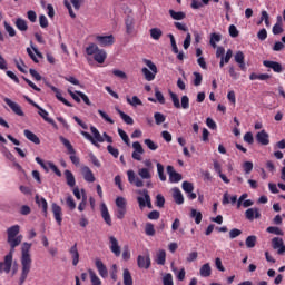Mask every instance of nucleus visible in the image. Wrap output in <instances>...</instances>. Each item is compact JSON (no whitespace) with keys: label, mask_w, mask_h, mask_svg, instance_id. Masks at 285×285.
Masks as SVG:
<instances>
[{"label":"nucleus","mask_w":285,"mask_h":285,"mask_svg":"<svg viewBox=\"0 0 285 285\" xmlns=\"http://www.w3.org/2000/svg\"><path fill=\"white\" fill-rule=\"evenodd\" d=\"M272 248L276 250L277 255L285 254V244L282 237L272 238Z\"/></svg>","instance_id":"nucleus-11"},{"label":"nucleus","mask_w":285,"mask_h":285,"mask_svg":"<svg viewBox=\"0 0 285 285\" xmlns=\"http://www.w3.org/2000/svg\"><path fill=\"white\" fill-rule=\"evenodd\" d=\"M138 196L137 202L139 204V208H141V210H144V208H146V206L148 208H153V203H150V195H148V189H138L137 191Z\"/></svg>","instance_id":"nucleus-8"},{"label":"nucleus","mask_w":285,"mask_h":285,"mask_svg":"<svg viewBox=\"0 0 285 285\" xmlns=\"http://www.w3.org/2000/svg\"><path fill=\"white\" fill-rule=\"evenodd\" d=\"M19 230H21L19 225H13L7 229L8 243L10 244L12 250H14V248H17V246H19V244H21L23 240V236L19 235Z\"/></svg>","instance_id":"nucleus-4"},{"label":"nucleus","mask_w":285,"mask_h":285,"mask_svg":"<svg viewBox=\"0 0 285 285\" xmlns=\"http://www.w3.org/2000/svg\"><path fill=\"white\" fill-rule=\"evenodd\" d=\"M30 248L32 245L29 243L22 244V257H21V265H22V274L20 282L23 284L28 277V273H30V268H32V257L30 256Z\"/></svg>","instance_id":"nucleus-3"},{"label":"nucleus","mask_w":285,"mask_h":285,"mask_svg":"<svg viewBox=\"0 0 285 285\" xmlns=\"http://www.w3.org/2000/svg\"><path fill=\"white\" fill-rule=\"evenodd\" d=\"M144 63L147 66L141 69V72L146 79V81H155V77H157V65L151 60L145 59ZM149 68V69H148Z\"/></svg>","instance_id":"nucleus-5"},{"label":"nucleus","mask_w":285,"mask_h":285,"mask_svg":"<svg viewBox=\"0 0 285 285\" xmlns=\"http://www.w3.org/2000/svg\"><path fill=\"white\" fill-rule=\"evenodd\" d=\"M213 274V268L209 263L204 264L199 269L200 277H210Z\"/></svg>","instance_id":"nucleus-32"},{"label":"nucleus","mask_w":285,"mask_h":285,"mask_svg":"<svg viewBox=\"0 0 285 285\" xmlns=\"http://www.w3.org/2000/svg\"><path fill=\"white\" fill-rule=\"evenodd\" d=\"M163 283H164V285H174V283H173V274H166L163 277Z\"/></svg>","instance_id":"nucleus-64"},{"label":"nucleus","mask_w":285,"mask_h":285,"mask_svg":"<svg viewBox=\"0 0 285 285\" xmlns=\"http://www.w3.org/2000/svg\"><path fill=\"white\" fill-rule=\"evenodd\" d=\"M180 108L188 110L190 108V99L188 96H183L180 100Z\"/></svg>","instance_id":"nucleus-58"},{"label":"nucleus","mask_w":285,"mask_h":285,"mask_svg":"<svg viewBox=\"0 0 285 285\" xmlns=\"http://www.w3.org/2000/svg\"><path fill=\"white\" fill-rule=\"evenodd\" d=\"M59 140L61 141V144L65 146V148H67L68 154L70 155V159L71 163L75 166H79V157H77L76 151H75V147H72V144H70V140H68L66 137L60 136Z\"/></svg>","instance_id":"nucleus-9"},{"label":"nucleus","mask_w":285,"mask_h":285,"mask_svg":"<svg viewBox=\"0 0 285 285\" xmlns=\"http://www.w3.org/2000/svg\"><path fill=\"white\" fill-rule=\"evenodd\" d=\"M96 41L99 43L102 48H108V46L115 45V36H96Z\"/></svg>","instance_id":"nucleus-13"},{"label":"nucleus","mask_w":285,"mask_h":285,"mask_svg":"<svg viewBox=\"0 0 285 285\" xmlns=\"http://www.w3.org/2000/svg\"><path fill=\"white\" fill-rule=\"evenodd\" d=\"M81 175L85 181H88L89 184L95 183V174H92V170L89 169L88 166H85L81 168Z\"/></svg>","instance_id":"nucleus-24"},{"label":"nucleus","mask_w":285,"mask_h":285,"mask_svg":"<svg viewBox=\"0 0 285 285\" xmlns=\"http://www.w3.org/2000/svg\"><path fill=\"white\" fill-rule=\"evenodd\" d=\"M12 268V250L4 257V262L0 263V273H10Z\"/></svg>","instance_id":"nucleus-16"},{"label":"nucleus","mask_w":285,"mask_h":285,"mask_svg":"<svg viewBox=\"0 0 285 285\" xmlns=\"http://www.w3.org/2000/svg\"><path fill=\"white\" fill-rule=\"evenodd\" d=\"M128 202L126 198L119 196L116 198V210H115V216L117 219H124L126 217V213L128 212L127 209Z\"/></svg>","instance_id":"nucleus-7"},{"label":"nucleus","mask_w":285,"mask_h":285,"mask_svg":"<svg viewBox=\"0 0 285 285\" xmlns=\"http://www.w3.org/2000/svg\"><path fill=\"white\" fill-rule=\"evenodd\" d=\"M272 32L273 35H282V32H284V27L282 24V16L277 17V22L274 24Z\"/></svg>","instance_id":"nucleus-36"},{"label":"nucleus","mask_w":285,"mask_h":285,"mask_svg":"<svg viewBox=\"0 0 285 285\" xmlns=\"http://www.w3.org/2000/svg\"><path fill=\"white\" fill-rule=\"evenodd\" d=\"M266 233H269L271 235H277L278 237H284V230L277 226L267 227Z\"/></svg>","instance_id":"nucleus-44"},{"label":"nucleus","mask_w":285,"mask_h":285,"mask_svg":"<svg viewBox=\"0 0 285 285\" xmlns=\"http://www.w3.org/2000/svg\"><path fill=\"white\" fill-rule=\"evenodd\" d=\"M4 30L8 32L9 37H16L17 30H14V27H12L10 23L4 21Z\"/></svg>","instance_id":"nucleus-60"},{"label":"nucleus","mask_w":285,"mask_h":285,"mask_svg":"<svg viewBox=\"0 0 285 285\" xmlns=\"http://www.w3.org/2000/svg\"><path fill=\"white\" fill-rule=\"evenodd\" d=\"M71 257H72V264L73 266H77L79 264V250L77 249V244H75L70 250H69Z\"/></svg>","instance_id":"nucleus-39"},{"label":"nucleus","mask_w":285,"mask_h":285,"mask_svg":"<svg viewBox=\"0 0 285 285\" xmlns=\"http://www.w3.org/2000/svg\"><path fill=\"white\" fill-rule=\"evenodd\" d=\"M36 204L42 208L45 215L48 214V202L43 197L36 196Z\"/></svg>","instance_id":"nucleus-45"},{"label":"nucleus","mask_w":285,"mask_h":285,"mask_svg":"<svg viewBox=\"0 0 285 285\" xmlns=\"http://www.w3.org/2000/svg\"><path fill=\"white\" fill-rule=\"evenodd\" d=\"M51 210L58 226H61V223L63 222V210L61 209V206L57 205V203H53L51 205Z\"/></svg>","instance_id":"nucleus-14"},{"label":"nucleus","mask_w":285,"mask_h":285,"mask_svg":"<svg viewBox=\"0 0 285 285\" xmlns=\"http://www.w3.org/2000/svg\"><path fill=\"white\" fill-rule=\"evenodd\" d=\"M138 175L135 173V170L129 169L127 170V179L131 186H136V188H144V180L142 179H153V171L150 168H139ZM140 177V178H139Z\"/></svg>","instance_id":"nucleus-1"},{"label":"nucleus","mask_w":285,"mask_h":285,"mask_svg":"<svg viewBox=\"0 0 285 285\" xmlns=\"http://www.w3.org/2000/svg\"><path fill=\"white\" fill-rule=\"evenodd\" d=\"M154 119H155L157 126H161V124H164V121H166V116H164V114H161V112H155Z\"/></svg>","instance_id":"nucleus-56"},{"label":"nucleus","mask_w":285,"mask_h":285,"mask_svg":"<svg viewBox=\"0 0 285 285\" xmlns=\"http://www.w3.org/2000/svg\"><path fill=\"white\" fill-rule=\"evenodd\" d=\"M245 217L249 222H253V219H259V217H262V213H259V209L257 208H248L245 212Z\"/></svg>","instance_id":"nucleus-25"},{"label":"nucleus","mask_w":285,"mask_h":285,"mask_svg":"<svg viewBox=\"0 0 285 285\" xmlns=\"http://www.w3.org/2000/svg\"><path fill=\"white\" fill-rule=\"evenodd\" d=\"M109 242H110L111 253H114V255H116V257H119V255H121V247L119 246V240H117V238H115V236H111L109 238Z\"/></svg>","instance_id":"nucleus-22"},{"label":"nucleus","mask_w":285,"mask_h":285,"mask_svg":"<svg viewBox=\"0 0 285 285\" xmlns=\"http://www.w3.org/2000/svg\"><path fill=\"white\" fill-rule=\"evenodd\" d=\"M26 101H28V104H30L31 106H33L35 108L38 109V115H40V117H42V119H45L47 121V124H50L51 126H53V128H57V122H55V120L52 118H49L48 111L43 108H41V106H39L37 102H35L32 99H30L28 96H24Z\"/></svg>","instance_id":"nucleus-6"},{"label":"nucleus","mask_w":285,"mask_h":285,"mask_svg":"<svg viewBox=\"0 0 285 285\" xmlns=\"http://www.w3.org/2000/svg\"><path fill=\"white\" fill-rule=\"evenodd\" d=\"M126 100L129 106H132V108H137V106H144V102L137 96H132L131 98L130 96H127Z\"/></svg>","instance_id":"nucleus-34"},{"label":"nucleus","mask_w":285,"mask_h":285,"mask_svg":"<svg viewBox=\"0 0 285 285\" xmlns=\"http://www.w3.org/2000/svg\"><path fill=\"white\" fill-rule=\"evenodd\" d=\"M249 79H250V81H257V80L258 81H266V80L271 79V76L268 73L257 75V73L253 72V73L249 75Z\"/></svg>","instance_id":"nucleus-35"},{"label":"nucleus","mask_w":285,"mask_h":285,"mask_svg":"<svg viewBox=\"0 0 285 285\" xmlns=\"http://www.w3.org/2000/svg\"><path fill=\"white\" fill-rule=\"evenodd\" d=\"M88 273H89L91 285H101V278L97 276V273H95V271L89 269Z\"/></svg>","instance_id":"nucleus-47"},{"label":"nucleus","mask_w":285,"mask_h":285,"mask_svg":"<svg viewBox=\"0 0 285 285\" xmlns=\"http://www.w3.org/2000/svg\"><path fill=\"white\" fill-rule=\"evenodd\" d=\"M90 130L92 136L88 131H81L80 135L90 141L92 146H96V148H99V144H104V141L112 144V137L108 136V134L104 132L101 136V132L95 126H91Z\"/></svg>","instance_id":"nucleus-2"},{"label":"nucleus","mask_w":285,"mask_h":285,"mask_svg":"<svg viewBox=\"0 0 285 285\" xmlns=\"http://www.w3.org/2000/svg\"><path fill=\"white\" fill-rule=\"evenodd\" d=\"M144 144L149 150H157V148H159V145H157V142L153 141L151 139H145Z\"/></svg>","instance_id":"nucleus-61"},{"label":"nucleus","mask_w":285,"mask_h":285,"mask_svg":"<svg viewBox=\"0 0 285 285\" xmlns=\"http://www.w3.org/2000/svg\"><path fill=\"white\" fill-rule=\"evenodd\" d=\"M234 60L238 63L240 70H246L245 56L243 51H237L234 56Z\"/></svg>","instance_id":"nucleus-28"},{"label":"nucleus","mask_w":285,"mask_h":285,"mask_svg":"<svg viewBox=\"0 0 285 285\" xmlns=\"http://www.w3.org/2000/svg\"><path fill=\"white\" fill-rule=\"evenodd\" d=\"M137 264L139 268H145L148 269L150 268V255L146 254L144 255H139L137 258Z\"/></svg>","instance_id":"nucleus-21"},{"label":"nucleus","mask_w":285,"mask_h":285,"mask_svg":"<svg viewBox=\"0 0 285 285\" xmlns=\"http://www.w3.org/2000/svg\"><path fill=\"white\" fill-rule=\"evenodd\" d=\"M183 190H185V193H187V194L193 193V190H195V186H193V183L184 181Z\"/></svg>","instance_id":"nucleus-62"},{"label":"nucleus","mask_w":285,"mask_h":285,"mask_svg":"<svg viewBox=\"0 0 285 285\" xmlns=\"http://www.w3.org/2000/svg\"><path fill=\"white\" fill-rule=\"evenodd\" d=\"M95 264L100 277L106 279V277H108V268H106V265H104V262H101V259H96Z\"/></svg>","instance_id":"nucleus-26"},{"label":"nucleus","mask_w":285,"mask_h":285,"mask_svg":"<svg viewBox=\"0 0 285 285\" xmlns=\"http://www.w3.org/2000/svg\"><path fill=\"white\" fill-rule=\"evenodd\" d=\"M263 66H265V68H271L274 72H284V67L277 61L264 60Z\"/></svg>","instance_id":"nucleus-18"},{"label":"nucleus","mask_w":285,"mask_h":285,"mask_svg":"<svg viewBox=\"0 0 285 285\" xmlns=\"http://www.w3.org/2000/svg\"><path fill=\"white\" fill-rule=\"evenodd\" d=\"M108 58V53L104 49H98L96 55H94V59L97 63H104Z\"/></svg>","instance_id":"nucleus-29"},{"label":"nucleus","mask_w":285,"mask_h":285,"mask_svg":"<svg viewBox=\"0 0 285 285\" xmlns=\"http://www.w3.org/2000/svg\"><path fill=\"white\" fill-rule=\"evenodd\" d=\"M14 26L20 30V32H26L28 30V22L23 20V18L16 19Z\"/></svg>","instance_id":"nucleus-38"},{"label":"nucleus","mask_w":285,"mask_h":285,"mask_svg":"<svg viewBox=\"0 0 285 285\" xmlns=\"http://www.w3.org/2000/svg\"><path fill=\"white\" fill-rule=\"evenodd\" d=\"M99 50V47L95 43H89V46L86 48V53L89 57H95L96 52Z\"/></svg>","instance_id":"nucleus-52"},{"label":"nucleus","mask_w":285,"mask_h":285,"mask_svg":"<svg viewBox=\"0 0 285 285\" xmlns=\"http://www.w3.org/2000/svg\"><path fill=\"white\" fill-rule=\"evenodd\" d=\"M56 98L58 101H61V104H63L65 106H68V108H72V104H70V101H68L66 98H63V96L61 95V91H59V89L56 91Z\"/></svg>","instance_id":"nucleus-53"},{"label":"nucleus","mask_w":285,"mask_h":285,"mask_svg":"<svg viewBox=\"0 0 285 285\" xmlns=\"http://www.w3.org/2000/svg\"><path fill=\"white\" fill-rule=\"evenodd\" d=\"M149 35L154 39V41H159V39H161V37L164 36V31H161V29L159 28H151L149 30Z\"/></svg>","instance_id":"nucleus-40"},{"label":"nucleus","mask_w":285,"mask_h":285,"mask_svg":"<svg viewBox=\"0 0 285 285\" xmlns=\"http://www.w3.org/2000/svg\"><path fill=\"white\" fill-rule=\"evenodd\" d=\"M145 233L148 235V237H154L155 235V225L153 223H147L145 225Z\"/></svg>","instance_id":"nucleus-55"},{"label":"nucleus","mask_w":285,"mask_h":285,"mask_svg":"<svg viewBox=\"0 0 285 285\" xmlns=\"http://www.w3.org/2000/svg\"><path fill=\"white\" fill-rule=\"evenodd\" d=\"M167 175H169V181L171 184H179V181H181V179H183L181 174L177 173L175 170V167H173L170 165L167 166Z\"/></svg>","instance_id":"nucleus-15"},{"label":"nucleus","mask_w":285,"mask_h":285,"mask_svg":"<svg viewBox=\"0 0 285 285\" xmlns=\"http://www.w3.org/2000/svg\"><path fill=\"white\" fill-rule=\"evenodd\" d=\"M100 213L102 219L106 222L108 226H112V219L110 218V213L108 212V207L105 203L100 204Z\"/></svg>","instance_id":"nucleus-23"},{"label":"nucleus","mask_w":285,"mask_h":285,"mask_svg":"<svg viewBox=\"0 0 285 285\" xmlns=\"http://www.w3.org/2000/svg\"><path fill=\"white\" fill-rule=\"evenodd\" d=\"M23 132H24V137H27L29 141H32V144H36V145L41 144V140L35 135V132L28 129H26Z\"/></svg>","instance_id":"nucleus-41"},{"label":"nucleus","mask_w":285,"mask_h":285,"mask_svg":"<svg viewBox=\"0 0 285 285\" xmlns=\"http://www.w3.org/2000/svg\"><path fill=\"white\" fill-rule=\"evenodd\" d=\"M134 151L131 154L132 159L136 161H141V155H144V147L139 141L132 142Z\"/></svg>","instance_id":"nucleus-17"},{"label":"nucleus","mask_w":285,"mask_h":285,"mask_svg":"<svg viewBox=\"0 0 285 285\" xmlns=\"http://www.w3.org/2000/svg\"><path fill=\"white\" fill-rule=\"evenodd\" d=\"M125 26L127 35H135V19L127 18L125 20Z\"/></svg>","instance_id":"nucleus-33"},{"label":"nucleus","mask_w":285,"mask_h":285,"mask_svg":"<svg viewBox=\"0 0 285 285\" xmlns=\"http://www.w3.org/2000/svg\"><path fill=\"white\" fill-rule=\"evenodd\" d=\"M98 115H100L101 119H104V121L107 124H115V120L106 111L99 109Z\"/></svg>","instance_id":"nucleus-54"},{"label":"nucleus","mask_w":285,"mask_h":285,"mask_svg":"<svg viewBox=\"0 0 285 285\" xmlns=\"http://www.w3.org/2000/svg\"><path fill=\"white\" fill-rule=\"evenodd\" d=\"M122 279L124 285H132V275H130V271L124 269Z\"/></svg>","instance_id":"nucleus-51"},{"label":"nucleus","mask_w":285,"mask_h":285,"mask_svg":"<svg viewBox=\"0 0 285 285\" xmlns=\"http://www.w3.org/2000/svg\"><path fill=\"white\" fill-rule=\"evenodd\" d=\"M190 217H191V219H195V224H202V219H203L202 212H199L197 209H191Z\"/></svg>","instance_id":"nucleus-48"},{"label":"nucleus","mask_w":285,"mask_h":285,"mask_svg":"<svg viewBox=\"0 0 285 285\" xmlns=\"http://www.w3.org/2000/svg\"><path fill=\"white\" fill-rule=\"evenodd\" d=\"M36 161L37 164H39V166H41V168H43V170H46V173H50V170H52V173H55L57 177H61V170H59V168L57 167V165H55V163L52 161L45 163L40 157H36Z\"/></svg>","instance_id":"nucleus-10"},{"label":"nucleus","mask_w":285,"mask_h":285,"mask_svg":"<svg viewBox=\"0 0 285 285\" xmlns=\"http://www.w3.org/2000/svg\"><path fill=\"white\" fill-rule=\"evenodd\" d=\"M169 97L176 108H181V102H179V97L177 96V94L170 91Z\"/></svg>","instance_id":"nucleus-59"},{"label":"nucleus","mask_w":285,"mask_h":285,"mask_svg":"<svg viewBox=\"0 0 285 285\" xmlns=\"http://www.w3.org/2000/svg\"><path fill=\"white\" fill-rule=\"evenodd\" d=\"M169 16L174 21H184L186 19V12L184 11H175L173 9L169 10Z\"/></svg>","instance_id":"nucleus-31"},{"label":"nucleus","mask_w":285,"mask_h":285,"mask_svg":"<svg viewBox=\"0 0 285 285\" xmlns=\"http://www.w3.org/2000/svg\"><path fill=\"white\" fill-rule=\"evenodd\" d=\"M171 271L176 275V277L179 282H184V279H186V269L185 268L177 271V267H175V265L171 264Z\"/></svg>","instance_id":"nucleus-37"},{"label":"nucleus","mask_w":285,"mask_h":285,"mask_svg":"<svg viewBox=\"0 0 285 285\" xmlns=\"http://www.w3.org/2000/svg\"><path fill=\"white\" fill-rule=\"evenodd\" d=\"M230 59H233V50L228 49L225 53V57L220 58L219 68H224L225 63H230Z\"/></svg>","instance_id":"nucleus-42"},{"label":"nucleus","mask_w":285,"mask_h":285,"mask_svg":"<svg viewBox=\"0 0 285 285\" xmlns=\"http://www.w3.org/2000/svg\"><path fill=\"white\" fill-rule=\"evenodd\" d=\"M173 199L176 204L181 206L184 204V195L181 194V190L179 188L175 187L171 189Z\"/></svg>","instance_id":"nucleus-27"},{"label":"nucleus","mask_w":285,"mask_h":285,"mask_svg":"<svg viewBox=\"0 0 285 285\" xmlns=\"http://www.w3.org/2000/svg\"><path fill=\"white\" fill-rule=\"evenodd\" d=\"M156 166L160 181H166V174H164V165H161V163H157Z\"/></svg>","instance_id":"nucleus-57"},{"label":"nucleus","mask_w":285,"mask_h":285,"mask_svg":"<svg viewBox=\"0 0 285 285\" xmlns=\"http://www.w3.org/2000/svg\"><path fill=\"white\" fill-rule=\"evenodd\" d=\"M117 112L121 117L122 121H125V124H127L128 126H132V124H135V120L132 119V117L121 111V109H117Z\"/></svg>","instance_id":"nucleus-46"},{"label":"nucleus","mask_w":285,"mask_h":285,"mask_svg":"<svg viewBox=\"0 0 285 285\" xmlns=\"http://www.w3.org/2000/svg\"><path fill=\"white\" fill-rule=\"evenodd\" d=\"M31 49L27 48V53L29 55L30 59H32V61H35V63H39V59H43V55H41V52H39L37 47H35L32 45H31Z\"/></svg>","instance_id":"nucleus-19"},{"label":"nucleus","mask_w":285,"mask_h":285,"mask_svg":"<svg viewBox=\"0 0 285 285\" xmlns=\"http://www.w3.org/2000/svg\"><path fill=\"white\" fill-rule=\"evenodd\" d=\"M256 141H258V144H261V146H268V144H271L268 132H266V130H262V131L257 132Z\"/></svg>","instance_id":"nucleus-20"},{"label":"nucleus","mask_w":285,"mask_h":285,"mask_svg":"<svg viewBox=\"0 0 285 285\" xmlns=\"http://www.w3.org/2000/svg\"><path fill=\"white\" fill-rule=\"evenodd\" d=\"M4 104H7V106H9V108L12 110V112H14V115H18V117H23L26 114L23 112V109H21V105L17 104L12 100H10V98H3Z\"/></svg>","instance_id":"nucleus-12"},{"label":"nucleus","mask_w":285,"mask_h":285,"mask_svg":"<svg viewBox=\"0 0 285 285\" xmlns=\"http://www.w3.org/2000/svg\"><path fill=\"white\" fill-rule=\"evenodd\" d=\"M245 244L247 248H255V246L257 245V236L255 235L248 236L245 240Z\"/></svg>","instance_id":"nucleus-50"},{"label":"nucleus","mask_w":285,"mask_h":285,"mask_svg":"<svg viewBox=\"0 0 285 285\" xmlns=\"http://www.w3.org/2000/svg\"><path fill=\"white\" fill-rule=\"evenodd\" d=\"M65 177L67 185H69L70 188H75V186L77 185V180L75 179V175L72 174V171L66 169Z\"/></svg>","instance_id":"nucleus-30"},{"label":"nucleus","mask_w":285,"mask_h":285,"mask_svg":"<svg viewBox=\"0 0 285 285\" xmlns=\"http://www.w3.org/2000/svg\"><path fill=\"white\" fill-rule=\"evenodd\" d=\"M219 41H222V35H219V33L210 35L209 43H210L212 48H217V43H219Z\"/></svg>","instance_id":"nucleus-49"},{"label":"nucleus","mask_w":285,"mask_h":285,"mask_svg":"<svg viewBox=\"0 0 285 285\" xmlns=\"http://www.w3.org/2000/svg\"><path fill=\"white\" fill-rule=\"evenodd\" d=\"M243 169H244V173L245 175H250L252 170H253V163L250 161H245L243 164Z\"/></svg>","instance_id":"nucleus-63"},{"label":"nucleus","mask_w":285,"mask_h":285,"mask_svg":"<svg viewBox=\"0 0 285 285\" xmlns=\"http://www.w3.org/2000/svg\"><path fill=\"white\" fill-rule=\"evenodd\" d=\"M156 263L160 266H164V264H166V250L159 249L156 253Z\"/></svg>","instance_id":"nucleus-43"}]
</instances>
